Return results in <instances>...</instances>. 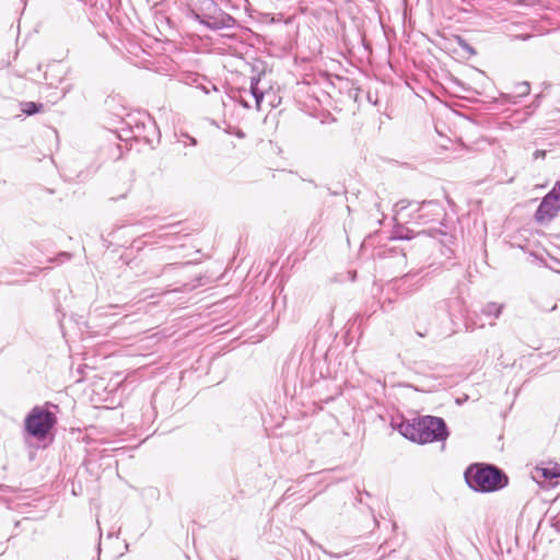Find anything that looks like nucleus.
Wrapping results in <instances>:
<instances>
[{
	"label": "nucleus",
	"instance_id": "4",
	"mask_svg": "<svg viewBox=\"0 0 560 560\" xmlns=\"http://www.w3.org/2000/svg\"><path fill=\"white\" fill-rule=\"evenodd\" d=\"M560 211V180L556 182L552 189L542 198L535 212L538 223L550 222Z\"/></svg>",
	"mask_w": 560,
	"mask_h": 560
},
{
	"label": "nucleus",
	"instance_id": "18",
	"mask_svg": "<svg viewBox=\"0 0 560 560\" xmlns=\"http://www.w3.org/2000/svg\"><path fill=\"white\" fill-rule=\"evenodd\" d=\"M187 138L190 140V143L195 145L197 143L196 139L192 137L187 136Z\"/></svg>",
	"mask_w": 560,
	"mask_h": 560
},
{
	"label": "nucleus",
	"instance_id": "9",
	"mask_svg": "<svg viewBox=\"0 0 560 560\" xmlns=\"http://www.w3.org/2000/svg\"><path fill=\"white\" fill-rule=\"evenodd\" d=\"M536 471L545 479L560 478V465L553 464L549 467H537Z\"/></svg>",
	"mask_w": 560,
	"mask_h": 560
},
{
	"label": "nucleus",
	"instance_id": "12",
	"mask_svg": "<svg viewBox=\"0 0 560 560\" xmlns=\"http://www.w3.org/2000/svg\"><path fill=\"white\" fill-rule=\"evenodd\" d=\"M459 46H460L464 50L468 51L470 55H475V54H476V50H475V49H474L469 44H467V43H466L465 40H463V39H459Z\"/></svg>",
	"mask_w": 560,
	"mask_h": 560
},
{
	"label": "nucleus",
	"instance_id": "2",
	"mask_svg": "<svg viewBox=\"0 0 560 560\" xmlns=\"http://www.w3.org/2000/svg\"><path fill=\"white\" fill-rule=\"evenodd\" d=\"M464 476L470 489L483 493L498 491L509 482L505 472L490 464H472L466 469Z\"/></svg>",
	"mask_w": 560,
	"mask_h": 560
},
{
	"label": "nucleus",
	"instance_id": "11",
	"mask_svg": "<svg viewBox=\"0 0 560 560\" xmlns=\"http://www.w3.org/2000/svg\"><path fill=\"white\" fill-rule=\"evenodd\" d=\"M502 305H498L497 303L494 302H490L488 304L485 305V307L482 308V313L487 316H494L495 318H498L501 313H502Z\"/></svg>",
	"mask_w": 560,
	"mask_h": 560
},
{
	"label": "nucleus",
	"instance_id": "15",
	"mask_svg": "<svg viewBox=\"0 0 560 560\" xmlns=\"http://www.w3.org/2000/svg\"><path fill=\"white\" fill-rule=\"evenodd\" d=\"M70 257H71V255H70L69 253H67V252H61V253L58 255V259H61V258H62V259H67V260H68V259H70ZM55 260H57V258H56Z\"/></svg>",
	"mask_w": 560,
	"mask_h": 560
},
{
	"label": "nucleus",
	"instance_id": "6",
	"mask_svg": "<svg viewBox=\"0 0 560 560\" xmlns=\"http://www.w3.org/2000/svg\"><path fill=\"white\" fill-rule=\"evenodd\" d=\"M442 207L439 201L435 200H429V201H422L419 203L418 211L420 214L418 215L419 219H423L427 217V212L431 213L433 215H440L442 212Z\"/></svg>",
	"mask_w": 560,
	"mask_h": 560
},
{
	"label": "nucleus",
	"instance_id": "3",
	"mask_svg": "<svg viewBox=\"0 0 560 560\" xmlns=\"http://www.w3.org/2000/svg\"><path fill=\"white\" fill-rule=\"evenodd\" d=\"M58 409V405L52 402L34 406L24 419L25 433L37 441L45 440L57 424Z\"/></svg>",
	"mask_w": 560,
	"mask_h": 560
},
{
	"label": "nucleus",
	"instance_id": "7",
	"mask_svg": "<svg viewBox=\"0 0 560 560\" xmlns=\"http://www.w3.org/2000/svg\"><path fill=\"white\" fill-rule=\"evenodd\" d=\"M260 74L250 78L249 94L255 100L257 109H260V104L264 100V91L259 89Z\"/></svg>",
	"mask_w": 560,
	"mask_h": 560
},
{
	"label": "nucleus",
	"instance_id": "5",
	"mask_svg": "<svg viewBox=\"0 0 560 560\" xmlns=\"http://www.w3.org/2000/svg\"><path fill=\"white\" fill-rule=\"evenodd\" d=\"M218 14H203V15H197L198 21L206 25L208 28L218 31L223 28H232L236 24V20L222 11L221 9L214 8Z\"/></svg>",
	"mask_w": 560,
	"mask_h": 560
},
{
	"label": "nucleus",
	"instance_id": "10",
	"mask_svg": "<svg viewBox=\"0 0 560 560\" xmlns=\"http://www.w3.org/2000/svg\"><path fill=\"white\" fill-rule=\"evenodd\" d=\"M44 105L35 102H23L21 103V110L27 116L37 114L43 110Z\"/></svg>",
	"mask_w": 560,
	"mask_h": 560
},
{
	"label": "nucleus",
	"instance_id": "8",
	"mask_svg": "<svg viewBox=\"0 0 560 560\" xmlns=\"http://www.w3.org/2000/svg\"><path fill=\"white\" fill-rule=\"evenodd\" d=\"M530 92V85L528 82H518L514 85L513 92L511 94H506L505 97L509 102L516 103L517 97L527 96Z\"/></svg>",
	"mask_w": 560,
	"mask_h": 560
},
{
	"label": "nucleus",
	"instance_id": "14",
	"mask_svg": "<svg viewBox=\"0 0 560 560\" xmlns=\"http://www.w3.org/2000/svg\"><path fill=\"white\" fill-rule=\"evenodd\" d=\"M240 104L245 107V108H250V104L248 101H246L243 96H240V100H238Z\"/></svg>",
	"mask_w": 560,
	"mask_h": 560
},
{
	"label": "nucleus",
	"instance_id": "1",
	"mask_svg": "<svg viewBox=\"0 0 560 560\" xmlns=\"http://www.w3.org/2000/svg\"><path fill=\"white\" fill-rule=\"evenodd\" d=\"M399 432L406 439L419 444L445 441L450 435L444 419L434 416L402 421L399 424Z\"/></svg>",
	"mask_w": 560,
	"mask_h": 560
},
{
	"label": "nucleus",
	"instance_id": "16",
	"mask_svg": "<svg viewBox=\"0 0 560 560\" xmlns=\"http://www.w3.org/2000/svg\"><path fill=\"white\" fill-rule=\"evenodd\" d=\"M397 238H399V240H410V238H412V235H410L409 231H407V233H405V234L397 235Z\"/></svg>",
	"mask_w": 560,
	"mask_h": 560
},
{
	"label": "nucleus",
	"instance_id": "17",
	"mask_svg": "<svg viewBox=\"0 0 560 560\" xmlns=\"http://www.w3.org/2000/svg\"><path fill=\"white\" fill-rule=\"evenodd\" d=\"M534 155L536 159L540 158V156H545V151L537 150V151H535Z\"/></svg>",
	"mask_w": 560,
	"mask_h": 560
},
{
	"label": "nucleus",
	"instance_id": "13",
	"mask_svg": "<svg viewBox=\"0 0 560 560\" xmlns=\"http://www.w3.org/2000/svg\"><path fill=\"white\" fill-rule=\"evenodd\" d=\"M411 203L406 201V200H400L398 201L396 205H395V208H396V211H401L404 209H406L408 206H410Z\"/></svg>",
	"mask_w": 560,
	"mask_h": 560
}]
</instances>
